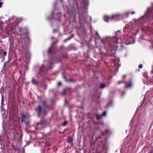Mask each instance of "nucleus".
<instances>
[{
	"mask_svg": "<svg viewBox=\"0 0 153 153\" xmlns=\"http://www.w3.org/2000/svg\"><path fill=\"white\" fill-rule=\"evenodd\" d=\"M18 30H19V31L21 33V34H20V35H21L22 34V29L20 28V27H19L18 28Z\"/></svg>",
	"mask_w": 153,
	"mask_h": 153,
	"instance_id": "obj_11",
	"label": "nucleus"
},
{
	"mask_svg": "<svg viewBox=\"0 0 153 153\" xmlns=\"http://www.w3.org/2000/svg\"><path fill=\"white\" fill-rule=\"evenodd\" d=\"M21 121L22 122H24L26 126L28 127L29 126L30 123V115L29 114L27 113L26 114L22 113L21 116Z\"/></svg>",
	"mask_w": 153,
	"mask_h": 153,
	"instance_id": "obj_2",
	"label": "nucleus"
},
{
	"mask_svg": "<svg viewBox=\"0 0 153 153\" xmlns=\"http://www.w3.org/2000/svg\"><path fill=\"white\" fill-rule=\"evenodd\" d=\"M45 67L43 65H42L41 67L39 68V71L38 73V76H43L44 74H45V72L44 69Z\"/></svg>",
	"mask_w": 153,
	"mask_h": 153,
	"instance_id": "obj_3",
	"label": "nucleus"
},
{
	"mask_svg": "<svg viewBox=\"0 0 153 153\" xmlns=\"http://www.w3.org/2000/svg\"><path fill=\"white\" fill-rule=\"evenodd\" d=\"M62 85V83L61 82H58L57 83V85L58 86H60Z\"/></svg>",
	"mask_w": 153,
	"mask_h": 153,
	"instance_id": "obj_18",
	"label": "nucleus"
},
{
	"mask_svg": "<svg viewBox=\"0 0 153 153\" xmlns=\"http://www.w3.org/2000/svg\"><path fill=\"white\" fill-rule=\"evenodd\" d=\"M139 68H142V65H139Z\"/></svg>",
	"mask_w": 153,
	"mask_h": 153,
	"instance_id": "obj_19",
	"label": "nucleus"
},
{
	"mask_svg": "<svg viewBox=\"0 0 153 153\" xmlns=\"http://www.w3.org/2000/svg\"><path fill=\"white\" fill-rule=\"evenodd\" d=\"M46 144L48 146H49V145L48 144L47 142H46Z\"/></svg>",
	"mask_w": 153,
	"mask_h": 153,
	"instance_id": "obj_22",
	"label": "nucleus"
},
{
	"mask_svg": "<svg viewBox=\"0 0 153 153\" xmlns=\"http://www.w3.org/2000/svg\"><path fill=\"white\" fill-rule=\"evenodd\" d=\"M79 19L80 24H83L85 23L86 18L83 14L79 15Z\"/></svg>",
	"mask_w": 153,
	"mask_h": 153,
	"instance_id": "obj_4",
	"label": "nucleus"
},
{
	"mask_svg": "<svg viewBox=\"0 0 153 153\" xmlns=\"http://www.w3.org/2000/svg\"><path fill=\"white\" fill-rule=\"evenodd\" d=\"M132 13V14H134V12H132V13Z\"/></svg>",
	"mask_w": 153,
	"mask_h": 153,
	"instance_id": "obj_23",
	"label": "nucleus"
},
{
	"mask_svg": "<svg viewBox=\"0 0 153 153\" xmlns=\"http://www.w3.org/2000/svg\"><path fill=\"white\" fill-rule=\"evenodd\" d=\"M2 4H3V3L2 2H0V8H1V6L2 5Z\"/></svg>",
	"mask_w": 153,
	"mask_h": 153,
	"instance_id": "obj_20",
	"label": "nucleus"
},
{
	"mask_svg": "<svg viewBox=\"0 0 153 153\" xmlns=\"http://www.w3.org/2000/svg\"><path fill=\"white\" fill-rule=\"evenodd\" d=\"M132 85V84L131 83H130L129 84H127L126 86V88H129Z\"/></svg>",
	"mask_w": 153,
	"mask_h": 153,
	"instance_id": "obj_12",
	"label": "nucleus"
},
{
	"mask_svg": "<svg viewBox=\"0 0 153 153\" xmlns=\"http://www.w3.org/2000/svg\"><path fill=\"white\" fill-rule=\"evenodd\" d=\"M73 141V139L72 137H70L68 138L67 142L68 143H71Z\"/></svg>",
	"mask_w": 153,
	"mask_h": 153,
	"instance_id": "obj_10",
	"label": "nucleus"
},
{
	"mask_svg": "<svg viewBox=\"0 0 153 153\" xmlns=\"http://www.w3.org/2000/svg\"><path fill=\"white\" fill-rule=\"evenodd\" d=\"M56 42H53L52 43V45L53 46V45H54L56 43Z\"/></svg>",
	"mask_w": 153,
	"mask_h": 153,
	"instance_id": "obj_21",
	"label": "nucleus"
},
{
	"mask_svg": "<svg viewBox=\"0 0 153 153\" xmlns=\"http://www.w3.org/2000/svg\"><path fill=\"white\" fill-rule=\"evenodd\" d=\"M63 78L65 80V81L67 82V81H68V79H66V77H65V76H64L63 77Z\"/></svg>",
	"mask_w": 153,
	"mask_h": 153,
	"instance_id": "obj_17",
	"label": "nucleus"
},
{
	"mask_svg": "<svg viewBox=\"0 0 153 153\" xmlns=\"http://www.w3.org/2000/svg\"><path fill=\"white\" fill-rule=\"evenodd\" d=\"M96 34L97 35H98V33L97 32H96Z\"/></svg>",
	"mask_w": 153,
	"mask_h": 153,
	"instance_id": "obj_24",
	"label": "nucleus"
},
{
	"mask_svg": "<svg viewBox=\"0 0 153 153\" xmlns=\"http://www.w3.org/2000/svg\"><path fill=\"white\" fill-rule=\"evenodd\" d=\"M67 82H75V81L73 80L72 79H68Z\"/></svg>",
	"mask_w": 153,
	"mask_h": 153,
	"instance_id": "obj_13",
	"label": "nucleus"
},
{
	"mask_svg": "<svg viewBox=\"0 0 153 153\" xmlns=\"http://www.w3.org/2000/svg\"><path fill=\"white\" fill-rule=\"evenodd\" d=\"M105 85L104 84H101L100 85L99 88L100 89H102L104 88Z\"/></svg>",
	"mask_w": 153,
	"mask_h": 153,
	"instance_id": "obj_8",
	"label": "nucleus"
},
{
	"mask_svg": "<svg viewBox=\"0 0 153 153\" xmlns=\"http://www.w3.org/2000/svg\"><path fill=\"white\" fill-rule=\"evenodd\" d=\"M32 83L34 85H37V81L35 80L34 78H32L31 81Z\"/></svg>",
	"mask_w": 153,
	"mask_h": 153,
	"instance_id": "obj_7",
	"label": "nucleus"
},
{
	"mask_svg": "<svg viewBox=\"0 0 153 153\" xmlns=\"http://www.w3.org/2000/svg\"><path fill=\"white\" fill-rule=\"evenodd\" d=\"M7 53V52L6 51H3V54H4V56H6V55Z\"/></svg>",
	"mask_w": 153,
	"mask_h": 153,
	"instance_id": "obj_15",
	"label": "nucleus"
},
{
	"mask_svg": "<svg viewBox=\"0 0 153 153\" xmlns=\"http://www.w3.org/2000/svg\"><path fill=\"white\" fill-rule=\"evenodd\" d=\"M49 65H51V63H49Z\"/></svg>",
	"mask_w": 153,
	"mask_h": 153,
	"instance_id": "obj_25",
	"label": "nucleus"
},
{
	"mask_svg": "<svg viewBox=\"0 0 153 153\" xmlns=\"http://www.w3.org/2000/svg\"><path fill=\"white\" fill-rule=\"evenodd\" d=\"M110 18L108 17V16H106V20H105V21L106 22H107V19H110Z\"/></svg>",
	"mask_w": 153,
	"mask_h": 153,
	"instance_id": "obj_16",
	"label": "nucleus"
},
{
	"mask_svg": "<svg viewBox=\"0 0 153 153\" xmlns=\"http://www.w3.org/2000/svg\"><path fill=\"white\" fill-rule=\"evenodd\" d=\"M67 121H64V122L62 123V126H64L67 124Z\"/></svg>",
	"mask_w": 153,
	"mask_h": 153,
	"instance_id": "obj_14",
	"label": "nucleus"
},
{
	"mask_svg": "<svg viewBox=\"0 0 153 153\" xmlns=\"http://www.w3.org/2000/svg\"><path fill=\"white\" fill-rule=\"evenodd\" d=\"M53 47L52 45L49 48L48 50V54H52L53 53Z\"/></svg>",
	"mask_w": 153,
	"mask_h": 153,
	"instance_id": "obj_6",
	"label": "nucleus"
},
{
	"mask_svg": "<svg viewBox=\"0 0 153 153\" xmlns=\"http://www.w3.org/2000/svg\"><path fill=\"white\" fill-rule=\"evenodd\" d=\"M37 125H40L41 126L44 125L45 124V122L44 121L43 122H40L37 123Z\"/></svg>",
	"mask_w": 153,
	"mask_h": 153,
	"instance_id": "obj_9",
	"label": "nucleus"
},
{
	"mask_svg": "<svg viewBox=\"0 0 153 153\" xmlns=\"http://www.w3.org/2000/svg\"><path fill=\"white\" fill-rule=\"evenodd\" d=\"M50 69H51L50 68H48V69H47V70H50Z\"/></svg>",
	"mask_w": 153,
	"mask_h": 153,
	"instance_id": "obj_27",
	"label": "nucleus"
},
{
	"mask_svg": "<svg viewBox=\"0 0 153 153\" xmlns=\"http://www.w3.org/2000/svg\"><path fill=\"white\" fill-rule=\"evenodd\" d=\"M105 116V111H104L102 114L101 115H97L96 116L97 119L98 120H100L102 116Z\"/></svg>",
	"mask_w": 153,
	"mask_h": 153,
	"instance_id": "obj_5",
	"label": "nucleus"
},
{
	"mask_svg": "<svg viewBox=\"0 0 153 153\" xmlns=\"http://www.w3.org/2000/svg\"><path fill=\"white\" fill-rule=\"evenodd\" d=\"M53 38H54V37H52V39H53Z\"/></svg>",
	"mask_w": 153,
	"mask_h": 153,
	"instance_id": "obj_26",
	"label": "nucleus"
},
{
	"mask_svg": "<svg viewBox=\"0 0 153 153\" xmlns=\"http://www.w3.org/2000/svg\"><path fill=\"white\" fill-rule=\"evenodd\" d=\"M39 102L40 103L41 105H39L37 107L35 108V111L39 116L41 115H45L48 113L46 108L48 107V105L45 100L40 101Z\"/></svg>",
	"mask_w": 153,
	"mask_h": 153,
	"instance_id": "obj_1",
	"label": "nucleus"
}]
</instances>
